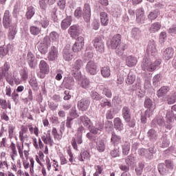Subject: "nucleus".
Wrapping results in <instances>:
<instances>
[{
  "label": "nucleus",
  "instance_id": "64",
  "mask_svg": "<svg viewBox=\"0 0 176 176\" xmlns=\"http://www.w3.org/2000/svg\"><path fill=\"white\" fill-rule=\"evenodd\" d=\"M21 78L22 80H27L28 79V72L25 69H23L20 72Z\"/></svg>",
  "mask_w": 176,
  "mask_h": 176
},
{
  "label": "nucleus",
  "instance_id": "11",
  "mask_svg": "<svg viewBox=\"0 0 176 176\" xmlns=\"http://www.w3.org/2000/svg\"><path fill=\"white\" fill-rule=\"evenodd\" d=\"M104 129V122H97L95 124L94 126L89 128L90 131L92 134H100L101 131Z\"/></svg>",
  "mask_w": 176,
  "mask_h": 176
},
{
  "label": "nucleus",
  "instance_id": "31",
  "mask_svg": "<svg viewBox=\"0 0 176 176\" xmlns=\"http://www.w3.org/2000/svg\"><path fill=\"white\" fill-rule=\"evenodd\" d=\"M96 148L98 152H104L105 151V143H104V140H98L96 141Z\"/></svg>",
  "mask_w": 176,
  "mask_h": 176
},
{
  "label": "nucleus",
  "instance_id": "63",
  "mask_svg": "<svg viewBox=\"0 0 176 176\" xmlns=\"http://www.w3.org/2000/svg\"><path fill=\"white\" fill-rule=\"evenodd\" d=\"M83 45L82 44H78V43H75L73 45V52H78L82 50Z\"/></svg>",
  "mask_w": 176,
  "mask_h": 176
},
{
  "label": "nucleus",
  "instance_id": "46",
  "mask_svg": "<svg viewBox=\"0 0 176 176\" xmlns=\"http://www.w3.org/2000/svg\"><path fill=\"white\" fill-rule=\"evenodd\" d=\"M41 28L35 25L30 26V32L32 34V35H39V34H41Z\"/></svg>",
  "mask_w": 176,
  "mask_h": 176
},
{
  "label": "nucleus",
  "instance_id": "55",
  "mask_svg": "<svg viewBox=\"0 0 176 176\" xmlns=\"http://www.w3.org/2000/svg\"><path fill=\"white\" fill-rule=\"evenodd\" d=\"M160 80H162V78H160V75L159 74L155 75L153 79V85L154 86H160Z\"/></svg>",
  "mask_w": 176,
  "mask_h": 176
},
{
  "label": "nucleus",
  "instance_id": "13",
  "mask_svg": "<svg viewBox=\"0 0 176 176\" xmlns=\"http://www.w3.org/2000/svg\"><path fill=\"white\" fill-rule=\"evenodd\" d=\"M83 144V140L82 139V134H77L76 138H73L72 140V145L75 149V151H78V145H81Z\"/></svg>",
  "mask_w": 176,
  "mask_h": 176
},
{
  "label": "nucleus",
  "instance_id": "33",
  "mask_svg": "<svg viewBox=\"0 0 176 176\" xmlns=\"http://www.w3.org/2000/svg\"><path fill=\"white\" fill-rule=\"evenodd\" d=\"M114 127L119 131H122V130H123V124L122 123L120 118H117L114 119Z\"/></svg>",
  "mask_w": 176,
  "mask_h": 176
},
{
  "label": "nucleus",
  "instance_id": "35",
  "mask_svg": "<svg viewBox=\"0 0 176 176\" xmlns=\"http://www.w3.org/2000/svg\"><path fill=\"white\" fill-rule=\"evenodd\" d=\"M168 92V87L164 86L161 87L157 92V97H163Z\"/></svg>",
  "mask_w": 176,
  "mask_h": 176
},
{
  "label": "nucleus",
  "instance_id": "2",
  "mask_svg": "<svg viewBox=\"0 0 176 176\" xmlns=\"http://www.w3.org/2000/svg\"><path fill=\"white\" fill-rule=\"evenodd\" d=\"M82 67H83V61L80 59L76 60L72 65V75L76 80L82 79V72H80Z\"/></svg>",
  "mask_w": 176,
  "mask_h": 176
},
{
  "label": "nucleus",
  "instance_id": "30",
  "mask_svg": "<svg viewBox=\"0 0 176 176\" xmlns=\"http://www.w3.org/2000/svg\"><path fill=\"white\" fill-rule=\"evenodd\" d=\"M82 124L85 126L87 127L89 130L91 129L90 126L91 125V121L87 116H82L80 118Z\"/></svg>",
  "mask_w": 176,
  "mask_h": 176
},
{
  "label": "nucleus",
  "instance_id": "1",
  "mask_svg": "<svg viewBox=\"0 0 176 176\" xmlns=\"http://www.w3.org/2000/svg\"><path fill=\"white\" fill-rule=\"evenodd\" d=\"M160 64H162L161 60H156L154 63H152L149 58L144 56L142 64V69L147 72H153Z\"/></svg>",
  "mask_w": 176,
  "mask_h": 176
},
{
  "label": "nucleus",
  "instance_id": "34",
  "mask_svg": "<svg viewBox=\"0 0 176 176\" xmlns=\"http://www.w3.org/2000/svg\"><path fill=\"white\" fill-rule=\"evenodd\" d=\"M16 34H17V28L16 25H14L12 28L10 29V32L8 34V39L10 41H13L16 36Z\"/></svg>",
  "mask_w": 176,
  "mask_h": 176
},
{
  "label": "nucleus",
  "instance_id": "18",
  "mask_svg": "<svg viewBox=\"0 0 176 176\" xmlns=\"http://www.w3.org/2000/svg\"><path fill=\"white\" fill-rule=\"evenodd\" d=\"M90 105V100L87 99H81L78 102V107L80 111H86Z\"/></svg>",
  "mask_w": 176,
  "mask_h": 176
},
{
  "label": "nucleus",
  "instance_id": "27",
  "mask_svg": "<svg viewBox=\"0 0 176 176\" xmlns=\"http://www.w3.org/2000/svg\"><path fill=\"white\" fill-rule=\"evenodd\" d=\"M161 28L162 24L159 22H155L151 25L149 31L151 34H155V32H157Z\"/></svg>",
  "mask_w": 176,
  "mask_h": 176
},
{
  "label": "nucleus",
  "instance_id": "4",
  "mask_svg": "<svg viewBox=\"0 0 176 176\" xmlns=\"http://www.w3.org/2000/svg\"><path fill=\"white\" fill-rule=\"evenodd\" d=\"M92 43L96 52H98L99 53H102L104 50H105V44L102 41V38H101L100 36L96 37L92 41Z\"/></svg>",
  "mask_w": 176,
  "mask_h": 176
},
{
  "label": "nucleus",
  "instance_id": "52",
  "mask_svg": "<svg viewBox=\"0 0 176 176\" xmlns=\"http://www.w3.org/2000/svg\"><path fill=\"white\" fill-rule=\"evenodd\" d=\"M144 107L148 109H155L153 102L150 98H146L144 101Z\"/></svg>",
  "mask_w": 176,
  "mask_h": 176
},
{
  "label": "nucleus",
  "instance_id": "29",
  "mask_svg": "<svg viewBox=\"0 0 176 176\" xmlns=\"http://www.w3.org/2000/svg\"><path fill=\"white\" fill-rule=\"evenodd\" d=\"M131 38L134 39V41H138L140 37L141 36V31L140 29L135 28L131 30Z\"/></svg>",
  "mask_w": 176,
  "mask_h": 176
},
{
  "label": "nucleus",
  "instance_id": "17",
  "mask_svg": "<svg viewBox=\"0 0 176 176\" xmlns=\"http://www.w3.org/2000/svg\"><path fill=\"white\" fill-rule=\"evenodd\" d=\"M63 59L65 61H71L74 58V52L71 49L65 48L63 52Z\"/></svg>",
  "mask_w": 176,
  "mask_h": 176
},
{
  "label": "nucleus",
  "instance_id": "57",
  "mask_svg": "<svg viewBox=\"0 0 176 176\" xmlns=\"http://www.w3.org/2000/svg\"><path fill=\"white\" fill-rule=\"evenodd\" d=\"M82 14H83V12L82 11V8L80 7L77 8L74 12V16L76 19H80Z\"/></svg>",
  "mask_w": 176,
  "mask_h": 176
},
{
  "label": "nucleus",
  "instance_id": "61",
  "mask_svg": "<svg viewBox=\"0 0 176 176\" xmlns=\"http://www.w3.org/2000/svg\"><path fill=\"white\" fill-rule=\"evenodd\" d=\"M70 116L75 119V118H78L79 116V114H78V111H76V107H72L70 112H69Z\"/></svg>",
  "mask_w": 176,
  "mask_h": 176
},
{
  "label": "nucleus",
  "instance_id": "51",
  "mask_svg": "<svg viewBox=\"0 0 176 176\" xmlns=\"http://www.w3.org/2000/svg\"><path fill=\"white\" fill-rule=\"evenodd\" d=\"M142 87V81L140 78H137L134 85H132V90H140Z\"/></svg>",
  "mask_w": 176,
  "mask_h": 176
},
{
  "label": "nucleus",
  "instance_id": "48",
  "mask_svg": "<svg viewBox=\"0 0 176 176\" xmlns=\"http://www.w3.org/2000/svg\"><path fill=\"white\" fill-rule=\"evenodd\" d=\"M129 152H130V144L129 142H125L122 145V154L124 155V156H127Z\"/></svg>",
  "mask_w": 176,
  "mask_h": 176
},
{
  "label": "nucleus",
  "instance_id": "59",
  "mask_svg": "<svg viewBox=\"0 0 176 176\" xmlns=\"http://www.w3.org/2000/svg\"><path fill=\"white\" fill-rule=\"evenodd\" d=\"M100 105L103 108L105 107H108V108H111L112 107V104L111 102L108 100V99H102L100 102Z\"/></svg>",
  "mask_w": 176,
  "mask_h": 176
},
{
  "label": "nucleus",
  "instance_id": "3",
  "mask_svg": "<svg viewBox=\"0 0 176 176\" xmlns=\"http://www.w3.org/2000/svg\"><path fill=\"white\" fill-rule=\"evenodd\" d=\"M51 45L50 38L49 36H45L42 41L38 43L37 48L38 50L42 54H46L47 53V49H49Z\"/></svg>",
  "mask_w": 176,
  "mask_h": 176
},
{
  "label": "nucleus",
  "instance_id": "26",
  "mask_svg": "<svg viewBox=\"0 0 176 176\" xmlns=\"http://www.w3.org/2000/svg\"><path fill=\"white\" fill-rule=\"evenodd\" d=\"M100 23L104 27H107L109 23V19L108 18V14L105 12H100Z\"/></svg>",
  "mask_w": 176,
  "mask_h": 176
},
{
  "label": "nucleus",
  "instance_id": "22",
  "mask_svg": "<svg viewBox=\"0 0 176 176\" xmlns=\"http://www.w3.org/2000/svg\"><path fill=\"white\" fill-rule=\"evenodd\" d=\"M145 20V12L144 9L140 8L137 10L136 12V21L137 23H144Z\"/></svg>",
  "mask_w": 176,
  "mask_h": 176
},
{
  "label": "nucleus",
  "instance_id": "39",
  "mask_svg": "<svg viewBox=\"0 0 176 176\" xmlns=\"http://www.w3.org/2000/svg\"><path fill=\"white\" fill-rule=\"evenodd\" d=\"M166 101L168 105L175 104L176 102V93L173 92L170 95L168 96Z\"/></svg>",
  "mask_w": 176,
  "mask_h": 176
},
{
  "label": "nucleus",
  "instance_id": "8",
  "mask_svg": "<svg viewBox=\"0 0 176 176\" xmlns=\"http://www.w3.org/2000/svg\"><path fill=\"white\" fill-rule=\"evenodd\" d=\"M3 25L4 28H9V27L12 25V17L9 10H6L4 12L3 17Z\"/></svg>",
  "mask_w": 176,
  "mask_h": 176
},
{
  "label": "nucleus",
  "instance_id": "14",
  "mask_svg": "<svg viewBox=\"0 0 176 176\" xmlns=\"http://www.w3.org/2000/svg\"><path fill=\"white\" fill-rule=\"evenodd\" d=\"M68 32L70 36L73 38V39H75L76 36H79V34H80V29H79L78 25H74L69 28Z\"/></svg>",
  "mask_w": 176,
  "mask_h": 176
},
{
  "label": "nucleus",
  "instance_id": "36",
  "mask_svg": "<svg viewBox=\"0 0 176 176\" xmlns=\"http://www.w3.org/2000/svg\"><path fill=\"white\" fill-rule=\"evenodd\" d=\"M50 41H52L53 43L56 45L58 43V34L56 32H52L50 34V37H48Z\"/></svg>",
  "mask_w": 176,
  "mask_h": 176
},
{
  "label": "nucleus",
  "instance_id": "24",
  "mask_svg": "<svg viewBox=\"0 0 176 176\" xmlns=\"http://www.w3.org/2000/svg\"><path fill=\"white\" fill-rule=\"evenodd\" d=\"M26 60L30 68H35L36 65L35 64V56H34V54L28 52Z\"/></svg>",
  "mask_w": 176,
  "mask_h": 176
},
{
  "label": "nucleus",
  "instance_id": "7",
  "mask_svg": "<svg viewBox=\"0 0 176 176\" xmlns=\"http://www.w3.org/2000/svg\"><path fill=\"white\" fill-rule=\"evenodd\" d=\"M57 58H58V50H57V47L52 46L48 52L47 59L49 61H56Z\"/></svg>",
  "mask_w": 176,
  "mask_h": 176
},
{
  "label": "nucleus",
  "instance_id": "10",
  "mask_svg": "<svg viewBox=\"0 0 176 176\" xmlns=\"http://www.w3.org/2000/svg\"><path fill=\"white\" fill-rule=\"evenodd\" d=\"M86 71L90 75H96L97 74V65L94 61L90 60L87 63Z\"/></svg>",
  "mask_w": 176,
  "mask_h": 176
},
{
  "label": "nucleus",
  "instance_id": "28",
  "mask_svg": "<svg viewBox=\"0 0 176 176\" xmlns=\"http://www.w3.org/2000/svg\"><path fill=\"white\" fill-rule=\"evenodd\" d=\"M72 21V19L71 16H67L66 19H63L60 24L62 30H67V28L71 25Z\"/></svg>",
  "mask_w": 176,
  "mask_h": 176
},
{
  "label": "nucleus",
  "instance_id": "25",
  "mask_svg": "<svg viewBox=\"0 0 176 176\" xmlns=\"http://www.w3.org/2000/svg\"><path fill=\"white\" fill-rule=\"evenodd\" d=\"M122 116L125 122H130L131 119V113H130V109L128 107L122 108Z\"/></svg>",
  "mask_w": 176,
  "mask_h": 176
},
{
  "label": "nucleus",
  "instance_id": "9",
  "mask_svg": "<svg viewBox=\"0 0 176 176\" xmlns=\"http://www.w3.org/2000/svg\"><path fill=\"white\" fill-rule=\"evenodd\" d=\"M82 15L85 21H86V23H89L91 17V8H90V5L87 3L85 4Z\"/></svg>",
  "mask_w": 176,
  "mask_h": 176
},
{
  "label": "nucleus",
  "instance_id": "12",
  "mask_svg": "<svg viewBox=\"0 0 176 176\" xmlns=\"http://www.w3.org/2000/svg\"><path fill=\"white\" fill-rule=\"evenodd\" d=\"M119 45H120V34H116L109 43V46L111 49H116Z\"/></svg>",
  "mask_w": 176,
  "mask_h": 176
},
{
  "label": "nucleus",
  "instance_id": "38",
  "mask_svg": "<svg viewBox=\"0 0 176 176\" xmlns=\"http://www.w3.org/2000/svg\"><path fill=\"white\" fill-rule=\"evenodd\" d=\"M101 74L103 78H109L111 76V69L108 66L104 67L101 69Z\"/></svg>",
  "mask_w": 176,
  "mask_h": 176
},
{
  "label": "nucleus",
  "instance_id": "58",
  "mask_svg": "<svg viewBox=\"0 0 176 176\" xmlns=\"http://www.w3.org/2000/svg\"><path fill=\"white\" fill-rule=\"evenodd\" d=\"M0 170H9V164H8V161L0 160Z\"/></svg>",
  "mask_w": 176,
  "mask_h": 176
},
{
  "label": "nucleus",
  "instance_id": "62",
  "mask_svg": "<svg viewBox=\"0 0 176 176\" xmlns=\"http://www.w3.org/2000/svg\"><path fill=\"white\" fill-rule=\"evenodd\" d=\"M12 80H13V83L16 85H21V80L17 77V73L16 72H14L13 73V78H12Z\"/></svg>",
  "mask_w": 176,
  "mask_h": 176
},
{
  "label": "nucleus",
  "instance_id": "44",
  "mask_svg": "<svg viewBox=\"0 0 176 176\" xmlns=\"http://www.w3.org/2000/svg\"><path fill=\"white\" fill-rule=\"evenodd\" d=\"M158 171L162 175H166V174L168 173V169L166 168L164 164H160L158 165Z\"/></svg>",
  "mask_w": 176,
  "mask_h": 176
},
{
  "label": "nucleus",
  "instance_id": "5",
  "mask_svg": "<svg viewBox=\"0 0 176 176\" xmlns=\"http://www.w3.org/2000/svg\"><path fill=\"white\" fill-rule=\"evenodd\" d=\"M9 69H10V65L6 63L3 68V75H4L8 83H9L10 86H13V77L12 76V72H10Z\"/></svg>",
  "mask_w": 176,
  "mask_h": 176
},
{
  "label": "nucleus",
  "instance_id": "19",
  "mask_svg": "<svg viewBox=\"0 0 176 176\" xmlns=\"http://www.w3.org/2000/svg\"><path fill=\"white\" fill-rule=\"evenodd\" d=\"M173 56H174V49L173 47H167L164 50L163 52L164 60L168 61V60L173 58Z\"/></svg>",
  "mask_w": 176,
  "mask_h": 176
},
{
  "label": "nucleus",
  "instance_id": "54",
  "mask_svg": "<svg viewBox=\"0 0 176 176\" xmlns=\"http://www.w3.org/2000/svg\"><path fill=\"white\" fill-rule=\"evenodd\" d=\"M34 14H35V9L34 7L30 6L28 8V12H26L27 19H31Z\"/></svg>",
  "mask_w": 176,
  "mask_h": 176
},
{
  "label": "nucleus",
  "instance_id": "60",
  "mask_svg": "<svg viewBox=\"0 0 176 176\" xmlns=\"http://www.w3.org/2000/svg\"><path fill=\"white\" fill-rule=\"evenodd\" d=\"M144 170V164L140 163L137 168H135V173L137 175H141L142 174V171Z\"/></svg>",
  "mask_w": 176,
  "mask_h": 176
},
{
  "label": "nucleus",
  "instance_id": "40",
  "mask_svg": "<svg viewBox=\"0 0 176 176\" xmlns=\"http://www.w3.org/2000/svg\"><path fill=\"white\" fill-rule=\"evenodd\" d=\"M125 163L128 166H134V164H135V158L134 157V155H129L125 160Z\"/></svg>",
  "mask_w": 176,
  "mask_h": 176
},
{
  "label": "nucleus",
  "instance_id": "21",
  "mask_svg": "<svg viewBox=\"0 0 176 176\" xmlns=\"http://www.w3.org/2000/svg\"><path fill=\"white\" fill-rule=\"evenodd\" d=\"M41 140L46 145H52L53 144V139H52L50 131H47V133H44L41 136Z\"/></svg>",
  "mask_w": 176,
  "mask_h": 176
},
{
  "label": "nucleus",
  "instance_id": "47",
  "mask_svg": "<svg viewBox=\"0 0 176 176\" xmlns=\"http://www.w3.org/2000/svg\"><path fill=\"white\" fill-rule=\"evenodd\" d=\"M111 142L112 144H120V142H122V138H120V136L115 133H112Z\"/></svg>",
  "mask_w": 176,
  "mask_h": 176
},
{
  "label": "nucleus",
  "instance_id": "56",
  "mask_svg": "<svg viewBox=\"0 0 176 176\" xmlns=\"http://www.w3.org/2000/svg\"><path fill=\"white\" fill-rule=\"evenodd\" d=\"M158 16L159 12L157 10H154L150 12V14L148 15V17L150 20H155V19H157Z\"/></svg>",
  "mask_w": 176,
  "mask_h": 176
},
{
  "label": "nucleus",
  "instance_id": "6",
  "mask_svg": "<svg viewBox=\"0 0 176 176\" xmlns=\"http://www.w3.org/2000/svg\"><path fill=\"white\" fill-rule=\"evenodd\" d=\"M38 67L41 74H43L39 76L41 79H43V78H45V75H46V74H49V72H50V68L49 67V65H47L46 61H45L44 60L40 61Z\"/></svg>",
  "mask_w": 176,
  "mask_h": 176
},
{
  "label": "nucleus",
  "instance_id": "50",
  "mask_svg": "<svg viewBox=\"0 0 176 176\" xmlns=\"http://www.w3.org/2000/svg\"><path fill=\"white\" fill-rule=\"evenodd\" d=\"M29 83L30 86L32 87L33 90H38V89H39V87H38V81H36V78L34 77L32 78L30 80Z\"/></svg>",
  "mask_w": 176,
  "mask_h": 176
},
{
  "label": "nucleus",
  "instance_id": "49",
  "mask_svg": "<svg viewBox=\"0 0 176 176\" xmlns=\"http://www.w3.org/2000/svg\"><path fill=\"white\" fill-rule=\"evenodd\" d=\"M28 129L30 134H35L36 137L39 136V129L38 127L35 126L34 128L32 124L28 125Z\"/></svg>",
  "mask_w": 176,
  "mask_h": 176
},
{
  "label": "nucleus",
  "instance_id": "45",
  "mask_svg": "<svg viewBox=\"0 0 176 176\" xmlns=\"http://www.w3.org/2000/svg\"><path fill=\"white\" fill-rule=\"evenodd\" d=\"M96 172L94 173V176H100L104 171V167L100 165H96L94 166Z\"/></svg>",
  "mask_w": 176,
  "mask_h": 176
},
{
  "label": "nucleus",
  "instance_id": "15",
  "mask_svg": "<svg viewBox=\"0 0 176 176\" xmlns=\"http://www.w3.org/2000/svg\"><path fill=\"white\" fill-rule=\"evenodd\" d=\"M157 50H156V44L155 43V41L153 40H151L147 45V48H146V53L148 55H151L153 56V54H155V53H156Z\"/></svg>",
  "mask_w": 176,
  "mask_h": 176
},
{
  "label": "nucleus",
  "instance_id": "53",
  "mask_svg": "<svg viewBox=\"0 0 176 176\" xmlns=\"http://www.w3.org/2000/svg\"><path fill=\"white\" fill-rule=\"evenodd\" d=\"M80 85L82 89H89L90 87V81L87 78H83Z\"/></svg>",
  "mask_w": 176,
  "mask_h": 176
},
{
  "label": "nucleus",
  "instance_id": "42",
  "mask_svg": "<svg viewBox=\"0 0 176 176\" xmlns=\"http://www.w3.org/2000/svg\"><path fill=\"white\" fill-rule=\"evenodd\" d=\"M16 148L18 149L19 157L22 160H24V154H23V149H24V143L17 144Z\"/></svg>",
  "mask_w": 176,
  "mask_h": 176
},
{
  "label": "nucleus",
  "instance_id": "23",
  "mask_svg": "<svg viewBox=\"0 0 176 176\" xmlns=\"http://www.w3.org/2000/svg\"><path fill=\"white\" fill-rule=\"evenodd\" d=\"M137 58L133 56H129L126 58V65L130 68L135 67L137 65Z\"/></svg>",
  "mask_w": 176,
  "mask_h": 176
},
{
  "label": "nucleus",
  "instance_id": "20",
  "mask_svg": "<svg viewBox=\"0 0 176 176\" xmlns=\"http://www.w3.org/2000/svg\"><path fill=\"white\" fill-rule=\"evenodd\" d=\"M22 160L25 170H28V168H30V173H32V171H34V164H35V161L34 160V159L30 158V162L25 159Z\"/></svg>",
  "mask_w": 176,
  "mask_h": 176
},
{
  "label": "nucleus",
  "instance_id": "16",
  "mask_svg": "<svg viewBox=\"0 0 176 176\" xmlns=\"http://www.w3.org/2000/svg\"><path fill=\"white\" fill-rule=\"evenodd\" d=\"M27 131H28V128L27 126H21V131H19V140L22 144H24V141L28 140Z\"/></svg>",
  "mask_w": 176,
  "mask_h": 176
},
{
  "label": "nucleus",
  "instance_id": "32",
  "mask_svg": "<svg viewBox=\"0 0 176 176\" xmlns=\"http://www.w3.org/2000/svg\"><path fill=\"white\" fill-rule=\"evenodd\" d=\"M125 82L127 85H133L134 82H135V74H134L132 72H130L127 76Z\"/></svg>",
  "mask_w": 176,
  "mask_h": 176
},
{
  "label": "nucleus",
  "instance_id": "41",
  "mask_svg": "<svg viewBox=\"0 0 176 176\" xmlns=\"http://www.w3.org/2000/svg\"><path fill=\"white\" fill-rule=\"evenodd\" d=\"M147 135L152 141H155L157 138V133L155 129H150L147 133Z\"/></svg>",
  "mask_w": 176,
  "mask_h": 176
},
{
  "label": "nucleus",
  "instance_id": "43",
  "mask_svg": "<svg viewBox=\"0 0 176 176\" xmlns=\"http://www.w3.org/2000/svg\"><path fill=\"white\" fill-rule=\"evenodd\" d=\"M40 22L39 23L41 25L43 28H46L49 27V19L46 16H40Z\"/></svg>",
  "mask_w": 176,
  "mask_h": 176
},
{
  "label": "nucleus",
  "instance_id": "37",
  "mask_svg": "<svg viewBox=\"0 0 176 176\" xmlns=\"http://www.w3.org/2000/svg\"><path fill=\"white\" fill-rule=\"evenodd\" d=\"M138 154L140 156H145L146 159H153V155L152 154H148V150L145 148H140L138 151Z\"/></svg>",
  "mask_w": 176,
  "mask_h": 176
}]
</instances>
